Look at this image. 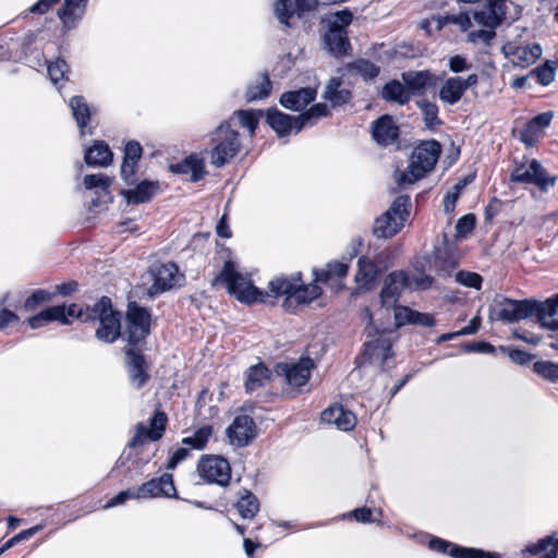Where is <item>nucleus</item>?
<instances>
[{
  "label": "nucleus",
  "instance_id": "f257e3e1",
  "mask_svg": "<svg viewBox=\"0 0 558 558\" xmlns=\"http://www.w3.org/2000/svg\"><path fill=\"white\" fill-rule=\"evenodd\" d=\"M220 281L228 292L236 300L243 303L267 302V298L271 296L270 291H264L256 288L248 275L240 271L234 262L228 260L216 279Z\"/></svg>",
  "mask_w": 558,
  "mask_h": 558
},
{
  "label": "nucleus",
  "instance_id": "f03ea898",
  "mask_svg": "<svg viewBox=\"0 0 558 558\" xmlns=\"http://www.w3.org/2000/svg\"><path fill=\"white\" fill-rule=\"evenodd\" d=\"M440 153L441 147L436 141H428L418 145L412 153L408 168L397 174L398 184L401 186L413 184L425 177L427 172L433 170Z\"/></svg>",
  "mask_w": 558,
  "mask_h": 558
},
{
  "label": "nucleus",
  "instance_id": "7ed1b4c3",
  "mask_svg": "<svg viewBox=\"0 0 558 558\" xmlns=\"http://www.w3.org/2000/svg\"><path fill=\"white\" fill-rule=\"evenodd\" d=\"M300 277L288 279L278 277L268 283L271 298L287 295V300H294L298 304H308L322 294V289L316 283L300 286Z\"/></svg>",
  "mask_w": 558,
  "mask_h": 558
},
{
  "label": "nucleus",
  "instance_id": "20e7f679",
  "mask_svg": "<svg viewBox=\"0 0 558 558\" xmlns=\"http://www.w3.org/2000/svg\"><path fill=\"white\" fill-rule=\"evenodd\" d=\"M410 197L398 196L389 209L375 220L374 234L377 238L387 239L397 234L404 226L409 215Z\"/></svg>",
  "mask_w": 558,
  "mask_h": 558
},
{
  "label": "nucleus",
  "instance_id": "39448f33",
  "mask_svg": "<svg viewBox=\"0 0 558 558\" xmlns=\"http://www.w3.org/2000/svg\"><path fill=\"white\" fill-rule=\"evenodd\" d=\"M215 146L210 150V161L216 167H222L240 150L238 132L230 128L229 122L221 123L214 133Z\"/></svg>",
  "mask_w": 558,
  "mask_h": 558
},
{
  "label": "nucleus",
  "instance_id": "423d86ee",
  "mask_svg": "<svg viewBox=\"0 0 558 558\" xmlns=\"http://www.w3.org/2000/svg\"><path fill=\"white\" fill-rule=\"evenodd\" d=\"M92 319L99 320L96 337L105 342H113L121 335V322L119 313L112 310L111 300L102 296L92 308Z\"/></svg>",
  "mask_w": 558,
  "mask_h": 558
},
{
  "label": "nucleus",
  "instance_id": "0eeeda50",
  "mask_svg": "<svg viewBox=\"0 0 558 558\" xmlns=\"http://www.w3.org/2000/svg\"><path fill=\"white\" fill-rule=\"evenodd\" d=\"M511 180L519 183L535 184L541 190L546 191L555 185L557 177L548 175L542 165L533 159L518 165L511 173Z\"/></svg>",
  "mask_w": 558,
  "mask_h": 558
},
{
  "label": "nucleus",
  "instance_id": "6e6552de",
  "mask_svg": "<svg viewBox=\"0 0 558 558\" xmlns=\"http://www.w3.org/2000/svg\"><path fill=\"white\" fill-rule=\"evenodd\" d=\"M197 472L208 483L225 486L231 478V468L225 458L220 456H204L197 464Z\"/></svg>",
  "mask_w": 558,
  "mask_h": 558
},
{
  "label": "nucleus",
  "instance_id": "1a4fd4ad",
  "mask_svg": "<svg viewBox=\"0 0 558 558\" xmlns=\"http://www.w3.org/2000/svg\"><path fill=\"white\" fill-rule=\"evenodd\" d=\"M387 257V252H380L375 259L368 256L359 258L355 281L360 289L371 290L374 287L379 274L388 267L385 262Z\"/></svg>",
  "mask_w": 558,
  "mask_h": 558
},
{
  "label": "nucleus",
  "instance_id": "9d476101",
  "mask_svg": "<svg viewBox=\"0 0 558 558\" xmlns=\"http://www.w3.org/2000/svg\"><path fill=\"white\" fill-rule=\"evenodd\" d=\"M150 315L135 303H130L126 312V340L137 344L149 333Z\"/></svg>",
  "mask_w": 558,
  "mask_h": 558
},
{
  "label": "nucleus",
  "instance_id": "9b49d317",
  "mask_svg": "<svg viewBox=\"0 0 558 558\" xmlns=\"http://www.w3.org/2000/svg\"><path fill=\"white\" fill-rule=\"evenodd\" d=\"M179 269L175 264L167 263L153 266L147 272V280L153 281L148 294L154 296L173 288L179 280Z\"/></svg>",
  "mask_w": 558,
  "mask_h": 558
},
{
  "label": "nucleus",
  "instance_id": "f8f14e48",
  "mask_svg": "<svg viewBox=\"0 0 558 558\" xmlns=\"http://www.w3.org/2000/svg\"><path fill=\"white\" fill-rule=\"evenodd\" d=\"M495 311L498 319L505 323H514L534 315V303L522 300L501 299L495 301Z\"/></svg>",
  "mask_w": 558,
  "mask_h": 558
},
{
  "label": "nucleus",
  "instance_id": "ddd939ff",
  "mask_svg": "<svg viewBox=\"0 0 558 558\" xmlns=\"http://www.w3.org/2000/svg\"><path fill=\"white\" fill-rule=\"evenodd\" d=\"M313 367L314 362L305 357L294 363H279L276 373L283 377L289 386L300 388L308 381Z\"/></svg>",
  "mask_w": 558,
  "mask_h": 558
},
{
  "label": "nucleus",
  "instance_id": "4468645a",
  "mask_svg": "<svg viewBox=\"0 0 558 558\" xmlns=\"http://www.w3.org/2000/svg\"><path fill=\"white\" fill-rule=\"evenodd\" d=\"M230 444L236 447L248 445L257 436V426L247 414H239L227 428Z\"/></svg>",
  "mask_w": 558,
  "mask_h": 558
},
{
  "label": "nucleus",
  "instance_id": "2eb2a0df",
  "mask_svg": "<svg viewBox=\"0 0 558 558\" xmlns=\"http://www.w3.org/2000/svg\"><path fill=\"white\" fill-rule=\"evenodd\" d=\"M505 57L518 68H527L534 64L542 56V47L538 44L518 45L507 43L502 47Z\"/></svg>",
  "mask_w": 558,
  "mask_h": 558
},
{
  "label": "nucleus",
  "instance_id": "dca6fc26",
  "mask_svg": "<svg viewBox=\"0 0 558 558\" xmlns=\"http://www.w3.org/2000/svg\"><path fill=\"white\" fill-rule=\"evenodd\" d=\"M477 75L470 74L466 78L452 76L447 78L439 88V99L447 105H456L466 89L477 84Z\"/></svg>",
  "mask_w": 558,
  "mask_h": 558
},
{
  "label": "nucleus",
  "instance_id": "f3484780",
  "mask_svg": "<svg viewBox=\"0 0 558 558\" xmlns=\"http://www.w3.org/2000/svg\"><path fill=\"white\" fill-rule=\"evenodd\" d=\"M166 424L167 415L161 411H157L150 418L148 427L143 423L137 424L136 433L129 442V446L136 447L143 445L147 440L156 441L160 439L165 434Z\"/></svg>",
  "mask_w": 558,
  "mask_h": 558
},
{
  "label": "nucleus",
  "instance_id": "a211bd4d",
  "mask_svg": "<svg viewBox=\"0 0 558 558\" xmlns=\"http://www.w3.org/2000/svg\"><path fill=\"white\" fill-rule=\"evenodd\" d=\"M138 498L177 497L172 475L162 474L159 478H153L138 487H134Z\"/></svg>",
  "mask_w": 558,
  "mask_h": 558
},
{
  "label": "nucleus",
  "instance_id": "6ab92c4d",
  "mask_svg": "<svg viewBox=\"0 0 558 558\" xmlns=\"http://www.w3.org/2000/svg\"><path fill=\"white\" fill-rule=\"evenodd\" d=\"M408 275L404 271L398 270L390 272L385 278L384 286L380 291V301L383 306H395L402 291L408 288Z\"/></svg>",
  "mask_w": 558,
  "mask_h": 558
},
{
  "label": "nucleus",
  "instance_id": "aec40b11",
  "mask_svg": "<svg viewBox=\"0 0 558 558\" xmlns=\"http://www.w3.org/2000/svg\"><path fill=\"white\" fill-rule=\"evenodd\" d=\"M485 7L475 11L474 22L487 28L497 27L506 15V0H484Z\"/></svg>",
  "mask_w": 558,
  "mask_h": 558
},
{
  "label": "nucleus",
  "instance_id": "412c9836",
  "mask_svg": "<svg viewBox=\"0 0 558 558\" xmlns=\"http://www.w3.org/2000/svg\"><path fill=\"white\" fill-rule=\"evenodd\" d=\"M429 548L434 551L448 554L454 558H499V555L493 553H485L480 549L464 548L446 542L441 538H432L429 541Z\"/></svg>",
  "mask_w": 558,
  "mask_h": 558
},
{
  "label": "nucleus",
  "instance_id": "4be33fe9",
  "mask_svg": "<svg viewBox=\"0 0 558 558\" xmlns=\"http://www.w3.org/2000/svg\"><path fill=\"white\" fill-rule=\"evenodd\" d=\"M364 354L371 363L385 368L386 362L392 356L391 341L385 333H380L365 342Z\"/></svg>",
  "mask_w": 558,
  "mask_h": 558
},
{
  "label": "nucleus",
  "instance_id": "5701e85b",
  "mask_svg": "<svg viewBox=\"0 0 558 558\" xmlns=\"http://www.w3.org/2000/svg\"><path fill=\"white\" fill-rule=\"evenodd\" d=\"M372 136L378 145H392L398 140L399 126L391 116L385 114L373 122Z\"/></svg>",
  "mask_w": 558,
  "mask_h": 558
},
{
  "label": "nucleus",
  "instance_id": "b1692460",
  "mask_svg": "<svg viewBox=\"0 0 558 558\" xmlns=\"http://www.w3.org/2000/svg\"><path fill=\"white\" fill-rule=\"evenodd\" d=\"M320 420L323 423L335 425L338 429L343 432L352 430L356 424L355 414L338 404L324 410Z\"/></svg>",
  "mask_w": 558,
  "mask_h": 558
},
{
  "label": "nucleus",
  "instance_id": "393cba45",
  "mask_svg": "<svg viewBox=\"0 0 558 558\" xmlns=\"http://www.w3.org/2000/svg\"><path fill=\"white\" fill-rule=\"evenodd\" d=\"M161 192V184L159 181L144 180L140 183L133 184V187L122 192L128 204H143L149 202L153 197Z\"/></svg>",
  "mask_w": 558,
  "mask_h": 558
},
{
  "label": "nucleus",
  "instance_id": "a878e982",
  "mask_svg": "<svg viewBox=\"0 0 558 558\" xmlns=\"http://www.w3.org/2000/svg\"><path fill=\"white\" fill-rule=\"evenodd\" d=\"M267 122L279 136H284L293 130L299 132L304 128L301 116L291 117L276 108L268 110Z\"/></svg>",
  "mask_w": 558,
  "mask_h": 558
},
{
  "label": "nucleus",
  "instance_id": "bb28decb",
  "mask_svg": "<svg viewBox=\"0 0 558 558\" xmlns=\"http://www.w3.org/2000/svg\"><path fill=\"white\" fill-rule=\"evenodd\" d=\"M534 306V314L542 327L558 330V294Z\"/></svg>",
  "mask_w": 558,
  "mask_h": 558
},
{
  "label": "nucleus",
  "instance_id": "cd10ccee",
  "mask_svg": "<svg viewBox=\"0 0 558 558\" xmlns=\"http://www.w3.org/2000/svg\"><path fill=\"white\" fill-rule=\"evenodd\" d=\"M126 362L132 385L136 388H142L148 380V375L144 368L145 361L142 354L131 348L126 350Z\"/></svg>",
  "mask_w": 558,
  "mask_h": 558
},
{
  "label": "nucleus",
  "instance_id": "c85d7f7f",
  "mask_svg": "<svg viewBox=\"0 0 558 558\" xmlns=\"http://www.w3.org/2000/svg\"><path fill=\"white\" fill-rule=\"evenodd\" d=\"M316 90L306 87L299 90L287 92L280 98V104L290 110L301 111L315 99Z\"/></svg>",
  "mask_w": 558,
  "mask_h": 558
},
{
  "label": "nucleus",
  "instance_id": "c756f323",
  "mask_svg": "<svg viewBox=\"0 0 558 558\" xmlns=\"http://www.w3.org/2000/svg\"><path fill=\"white\" fill-rule=\"evenodd\" d=\"M84 159L88 166L107 167L112 161V153L105 142L98 141L85 151Z\"/></svg>",
  "mask_w": 558,
  "mask_h": 558
},
{
  "label": "nucleus",
  "instance_id": "7c9ffc66",
  "mask_svg": "<svg viewBox=\"0 0 558 558\" xmlns=\"http://www.w3.org/2000/svg\"><path fill=\"white\" fill-rule=\"evenodd\" d=\"M170 169L174 173H191L193 182L199 181L205 174L203 160L194 155L186 157L182 162L171 165Z\"/></svg>",
  "mask_w": 558,
  "mask_h": 558
},
{
  "label": "nucleus",
  "instance_id": "2f4dec72",
  "mask_svg": "<svg viewBox=\"0 0 558 558\" xmlns=\"http://www.w3.org/2000/svg\"><path fill=\"white\" fill-rule=\"evenodd\" d=\"M86 3L87 0H65L63 7L58 11L63 24L70 27V24L81 19L85 12Z\"/></svg>",
  "mask_w": 558,
  "mask_h": 558
},
{
  "label": "nucleus",
  "instance_id": "473e14b6",
  "mask_svg": "<svg viewBox=\"0 0 558 558\" xmlns=\"http://www.w3.org/2000/svg\"><path fill=\"white\" fill-rule=\"evenodd\" d=\"M327 48L335 54H345L350 48L347 32L328 29L325 35Z\"/></svg>",
  "mask_w": 558,
  "mask_h": 558
},
{
  "label": "nucleus",
  "instance_id": "72a5a7b5",
  "mask_svg": "<svg viewBox=\"0 0 558 558\" xmlns=\"http://www.w3.org/2000/svg\"><path fill=\"white\" fill-rule=\"evenodd\" d=\"M70 107L72 109L73 117L81 130V133H85V128L89 122L90 118V109L85 101V99L81 96H74L70 100Z\"/></svg>",
  "mask_w": 558,
  "mask_h": 558
},
{
  "label": "nucleus",
  "instance_id": "f704fd0d",
  "mask_svg": "<svg viewBox=\"0 0 558 558\" xmlns=\"http://www.w3.org/2000/svg\"><path fill=\"white\" fill-rule=\"evenodd\" d=\"M341 82L337 78H331L326 87L324 98L329 101L333 107L345 104L350 99V92L345 88H340Z\"/></svg>",
  "mask_w": 558,
  "mask_h": 558
},
{
  "label": "nucleus",
  "instance_id": "c9c22d12",
  "mask_svg": "<svg viewBox=\"0 0 558 558\" xmlns=\"http://www.w3.org/2000/svg\"><path fill=\"white\" fill-rule=\"evenodd\" d=\"M213 436V427L211 425H203L198 427L191 436L184 437L182 439V444L196 450H202L205 448L207 442Z\"/></svg>",
  "mask_w": 558,
  "mask_h": 558
},
{
  "label": "nucleus",
  "instance_id": "e433bc0d",
  "mask_svg": "<svg viewBox=\"0 0 558 558\" xmlns=\"http://www.w3.org/2000/svg\"><path fill=\"white\" fill-rule=\"evenodd\" d=\"M271 83L268 75H258L255 81L248 86L246 92L247 100L253 101L263 99L270 94Z\"/></svg>",
  "mask_w": 558,
  "mask_h": 558
},
{
  "label": "nucleus",
  "instance_id": "4c0bfd02",
  "mask_svg": "<svg viewBox=\"0 0 558 558\" xmlns=\"http://www.w3.org/2000/svg\"><path fill=\"white\" fill-rule=\"evenodd\" d=\"M236 510L243 519H253L259 510V504L257 498L247 490L238 500Z\"/></svg>",
  "mask_w": 558,
  "mask_h": 558
},
{
  "label": "nucleus",
  "instance_id": "58836bf2",
  "mask_svg": "<svg viewBox=\"0 0 558 558\" xmlns=\"http://www.w3.org/2000/svg\"><path fill=\"white\" fill-rule=\"evenodd\" d=\"M349 266L342 262H332L326 265L325 269L315 271V280L327 282L333 278H342L348 274Z\"/></svg>",
  "mask_w": 558,
  "mask_h": 558
},
{
  "label": "nucleus",
  "instance_id": "ea45409f",
  "mask_svg": "<svg viewBox=\"0 0 558 558\" xmlns=\"http://www.w3.org/2000/svg\"><path fill=\"white\" fill-rule=\"evenodd\" d=\"M269 378V371L264 365L252 366L246 376L245 387L247 391H254L263 387Z\"/></svg>",
  "mask_w": 558,
  "mask_h": 558
},
{
  "label": "nucleus",
  "instance_id": "a19ab883",
  "mask_svg": "<svg viewBox=\"0 0 558 558\" xmlns=\"http://www.w3.org/2000/svg\"><path fill=\"white\" fill-rule=\"evenodd\" d=\"M383 97L403 105L409 101L410 93L400 82L391 81L385 85Z\"/></svg>",
  "mask_w": 558,
  "mask_h": 558
},
{
  "label": "nucleus",
  "instance_id": "79ce46f5",
  "mask_svg": "<svg viewBox=\"0 0 558 558\" xmlns=\"http://www.w3.org/2000/svg\"><path fill=\"white\" fill-rule=\"evenodd\" d=\"M403 81L413 92L423 90L432 80L428 71L408 72L402 75Z\"/></svg>",
  "mask_w": 558,
  "mask_h": 558
},
{
  "label": "nucleus",
  "instance_id": "37998d69",
  "mask_svg": "<svg viewBox=\"0 0 558 558\" xmlns=\"http://www.w3.org/2000/svg\"><path fill=\"white\" fill-rule=\"evenodd\" d=\"M349 71L360 74L363 78H374L379 73V68L374 63L360 59L349 64Z\"/></svg>",
  "mask_w": 558,
  "mask_h": 558
},
{
  "label": "nucleus",
  "instance_id": "c03bdc74",
  "mask_svg": "<svg viewBox=\"0 0 558 558\" xmlns=\"http://www.w3.org/2000/svg\"><path fill=\"white\" fill-rule=\"evenodd\" d=\"M275 15L279 23L290 26L289 20L298 13L291 0H278L274 7Z\"/></svg>",
  "mask_w": 558,
  "mask_h": 558
},
{
  "label": "nucleus",
  "instance_id": "a18cd8bd",
  "mask_svg": "<svg viewBox=\"0 0 558 558\" xmlns=\"http://www.w3.org/2000/svg\"><path fill=\"white\" fill-rule=\"evenodd\" d=\"M235 116L238 117L241 126L247 129L252 135L254 134L262 112L255 110H239L235 112Z\"/></svg>",
  "mask_w": 558,
  "mask_h": 558
},
{
  "label": "nucleus",
  "instance_id": "49530a36",
  "mask_svg": "<svg viewBox=\"0 0 558 558\" xmlns=\"http://www.w3.org/2000/svg\"><path fill=\"white\" fill-rule=\"evenodd\" d=\"M555 68L549 62H546L531 71L529 76L536 77L541 85L547 86L555 80Z\"/></svg>",
  "mask_w": 558,
  "mask_h": 558
},
{
  "label": "nucleus",
  "instance_id": "de8ad7c7",
  "mask_svg": "<svg viewBox=\"0 0 558 558\" xmlns=\"http://www.w3.org/2000/svg\"><path fill=\"white\" fill-rule=\"evenodd\" d=\"M352 13L342 10L330 15L328 20L329 29L345 32V27L352 22Z\"/></svg>",
  "mask_w": 558,
  "mask_h": 558
},
{
  "label": "nucleus",
  "instance_id": "09e8293b",
  "mask_svg": "<svg viewBox=\"0 0 558 558\" xmlns=\"http://www.w3.org/2000/svg\"><path fill=\"white\" fill-rule=\"evenodd\" d=\"M408 288L411 290H425L432 287L434 278L424 272L408 275Z\"/></svg>",
  "mask_w": 558,
  "mask_h": 558
},
{
  "label": "nucleus",
  "instance_id": "8fccbe9b",
  "mask_svg": "<svg viewBox=\"0 0 558 558\" xmlns=\"http://www.w3.org/2000/svg\"><path fill=\"white\" fill-rule=\"evenodd\" d=\"M534 372L539 376L549 379V380H558V364L549 362V361H541L536 362L533 366Z\"/></svg>",
  "mask_w": 558,
  "mask_h": 558
},
{
  "label": "nucleus",
  "instance_id": "3c124183",
  "mask_svg": "<svg viewBox=\"0 0 558 558\" xmlns=\"http://www.w3.org/2000/svg\"><path fill=\"white\" fill-rule=\"evenodd\" d=\"M52 293L46 290H36L25 300L24 307L26 311H34L40 304L49 302L52 299Z\"/></svg>",
  "mask_w": 558,
  "mask_h": 558
},
{
  "label": "nucleus",
  "instance_id": "603ef678",
  "mask_svg": "<svg viewBox=\"0 0 558 558\" xmlns=\"http://www.w3.org/2000/svg\"><path fill=\"white\" fill-rule=\"evenodd\" d=\"M69 66L64 60L58 59L56 62H51L48 65V75L51 82L56 85L60 80L65 77Z\"/></svg>",
  "mask_w": 558,
  "mask_h": 558
},
{
  "label": "nucleus",
  "instance_id": "864d4df0",
  "mask_svg": "<svg viewBox=\"0 0 558 558\" xmlns=\"http://www.w3.org/2000/svg\"><path fill=\"white\" fill-rule=\"evenodd\" d=\"M543 133L544 131L537 125L532 126V121L530 120L521 131L520 140L524 144L532 146L543 135Z\"/></svg>",
  "mask_w": 558,
  "mask_h": 558
},
{
  "label": "nucleus",
  "instance_id": "5fc2aeb1",
  "mask_svg": "<svg viewBox=\"0 0 558 558\" xmlns=\"http://www.w3.org/2000/svg\"><path fill=\"white\" fill-rule=\"evenodd\" d=\"M420 106L427 128L440 124V121L438 120V108L435 104L422 102Z\"/></svg>",
  "mask_w": 558,
  "mask_h": 558
},
{
  "label": "nucleus",
  "instance_id": "6e6d98bb",
  "mask_svg": "<svg viewBox=\"0 0 558 558\" xmlns=\"http://www.w3.org/2000/svg\"><path fill=\"white\" fill-rule=\"evenodd\" d=\"M83 183L87 190L94 187L107 190L111 184V180L105 174H87L84 177Z\"/></svg>",
  "mask_w": 558,
  "mask_h": 558
},
{
  "label": "nucleus",
  "instance_id": "4d7b16f0",
  "mask_svg": "<svg viewBox=\"0 0 558 558\" xmlns=\"http://www.w3.org/2000/svg\"><path fill=\"white\" fill-rule=\"evenodd\" d=\"M475 227V216L468 214L458 219L456 231L458 238H465Z\"/></svg>",
  "mask_w": 558,
  "mask_h": 558
},
{
  "label": "nucleus",
  "instance_id": "13d9d810",
  "mask_svg": "<svg viewBox=\"0 0 558 558\" xmlns=\"http://www.w3.org/2000/svg\"><path fill=\"white\" fill-rule=\"evenodd\" d=\"M395 307V322L397 327L412 324L415 317L416 311H413L405 306H393Z\"/></svg>",
  "mask_w": 558,
  "mask_h": 558
},
{
  "label": "nucleus",
  "instance_id": "bf43d9fd",
  "mask_svg": "<svg viewBox=\"0 0 558 558\" xmlns=\"http://www.w3.org/2000/svg\"><path fill=\"white\" fill-rule=\"evenodd\" d=\"M444 24H454L463 32L472 26L470 16L466 13L447 14L442 17Z\"/></svg>",
  "mask_w": 558,
  "mask_h": 558
},
{
  "label": "nucleus",
  "instance_id": "052dcab7",
  "mask_svg": "<svg viewBox=\"0 0 558 558\" xmlns=\"http://www.w3.org/2000/svg\"><path fill=\"white\" fill-rule=\"evenodd\" d=\"M456 280L470 288L480 289L482 283V277L476 272L459 271L456 275Z\"/></svg>",
  "mask_w": 558,
  "mask_h": 558
},
{
  "label": "nucleus",
  "instance_id": "680f3d73",
  "mask_svg": "<svg viewBox=\"0 0 558 558\" xmlns=\"http://www.w3.org/2000/svg\"><path fill=\"white\" fill-rule=\"evenodd\" d=\"M328 113V108L325 104H316L308 111L301 114L303 126L311 124L313 118L325 117Z\"/></svg>",
  "mask_w": 558,
  "mask_h": 558
},
{
  "label": "nucleus",
  "instance_id": "e2e57ef3",
  "mask_svg": "<svg viewBox=\"0 0 558 558\" xmlns=\"http://www.w3.org/2000/svg\"><path fill=\"white\" fill-rule=\"evenodd\" d=\"M50 322H59L63 325H69L70 319L65 315V306L64 305H56L45 310Z\"/></svg>",
  "mask_w": 558,
  "mask_h": 558
},
{
  "label": "nucleus",
  "instance_id": "0e129e2a",
  "mask_svg": "<svg viewBox=\"0 0 558 558\" xmlns=\"http://www.w3.org/2000/svg\"><path fill=\"white\" fill-rule=\"evenodd\" d=\"M492 29L493 28H489V29L481 28L477 31H471L468 34V39H469V41H471L473 44H478V43L488 44L495 36V33Z\"/></svg>",
  "mask_w": 558,
  "mask_h": 558
},
{
  "label": "nucleus",
  "instance_id": "69168bd1",
  "mask_svg": "<svg viewBox=\"0 0 558 558\" xmlns=\"http://www.w3.org/2000/svg\"><path fill=\"white\" fill-rule=\"evenodd\" d=\"M142 156V146L137 142H129L125 145L123 161L134 162L137 165Z\"/></svg>",
  "mask_w": 558,
  "mask_h": 558
},
{
  "label": "nucleus",
  "instance_id": "338daca9",
  "mask_svg": "<svg viewBox=\"0 0 558 558\" xmlns=\"http://www.w3.org/2000/svg\"><path fill=\"white\" fill-rule=\"evenodd\" d=\"M131 498L137 499V496H136L134 487L129 488V489L123 490V492H120L118 495H116L113 498H111L107 502L105 508H111V507H116V506L122 505V504H124L126 500H129Z\"/></svg>",
  "mask_w": 558,
  "mask_h": 558
},
{
  "label": "nucleus",
  "instance_id": "774afa93",
  "mask_svg": "<svg viewBox=\"0 0 558 558\" xmlns=\"http://www.w3.org/2000/svg\"><path fill=\"white\" fill-rule=\"evenodd\" d=\"M448 66L451 72L460 73L470 70L472 65L464 57L457 54L449 59Z\"/></svg>",
  "mask_w": 558,
  "mask_h": 558
}]
</instances>
